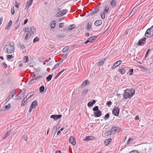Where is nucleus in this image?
Instances as JSON below:
<instances>
[{"label": "nucleus", "instance_id": "obj_1", "mask_svg": "<svg viewBox=\"0 0 153 153\" xmlns=\"http://www.w3.org/2000/svg\"><path fill=\"white\" fill-rule=\"evenodd\" d=\"M4 49L5 53H11L14 52L15 51L14 43L12 42H9L5 45Z\"/></svg>", "mask_w": 153, "mask_h": 153}, {"label": "nucleus", "instance_id": "obj_2", "mask_svg": "<svg viewBox=\"0 0 153 153\" xmlns=\"http://www.w3.org/2000/svg\"><path fill=\"white\" fill-rule=\"evenodd\" d=\"M135 91L131 89H127L124 90L123 97L125 99L131 98L134 94Z\"/></svg>", "mask_w": 153, "mask_h": 153}, {"label": "nucleus", "instance_id": "obj_3", "mask_svg": "<svg viewBox=\"0 0 153 153\" xmlns=\"http://www.w3.org/2000/svg\"><path fill=\"white\" fill-rule=\"evenodd\" d=\"M93 111L94 116L96 117H99L102 115V112L98 108V106H96L93 108Z\"/></svg>", "mask_w": 153, "mask_h": 153}, {"label": "nucleus", "instance_id": "obj_4", "mask_svg": "<svg viewBox=\"0 0 153 153\" xmlns=\"http://www.w3.org/2000/svg\"><path fill=\"white\" fill-rule=\"evenodd\" d=\"M16 94V90L14 89L10 92L8 98L7 99L6 102H8Z\"/></svg>", "mask_w": 153, "mask_h": 153}, {"label": "nucleus", "instance_id": "obj_5", "mask_svg": "<svg viewBox=\"0 0 153 153\" xmlns=\"http://www.w3.org/2000/svg\"><path fill=\"white\" fill-rule=\"evenodd\" d=\"M122 130L121 128H119L117 127H113L111 128V131L112 133L115 134L117 132H120Z\"/></svg>", "mask_w": 153, "mask_h": 153}, {"label": "nucleus", "instance_id": "obj_6", "mask_svg": "<svg viewBox=\"0 0 153 153\" xmlns=\"http://www.w3.org/2000/svg\"><path fill=\"white\" fill-rule=\"evenodd\" d=\"M68 10L66 9H64L62 10L57 13L56 15V17H59L61 16H62L68 12Z\"/></svg>", "mask_w": 153, "mask_h": 153}, {"label": "nucleus", "instance_id": "obj_7", "mask_svg": "<svg viewBox=\"0 0 153 153\" xmlns=\"http://www.w3.org/2000/svg\"><path fill=\"white\" fill-rule=\"evenodd\" d=\"M146 38L144 37L143 38L140 39L138 41L137 45L139 46H143L146 43Z\"/></svg>", "mask_w": 153, "mask_h": 153}, {"label": "nucleus", "instance_id": "obj_8", "mask_svg": "<svg viewBox=\"0 0 153 153\" xmlns=\"http://www.w3.org/2000/svg\"><path fill=\"white\" fill-rule=\"evenodd\" d=\"M119 109L117 107H115L112 110V112L115 116H117L119 115Z\"/></svg>", "mask_w": 153, "mask_h": 153}, {"label": "nucleus", "instance_id": "obj_9", "mask_svg": "<svg viewBox=\"0 0 153 153\" xmlns=\"http://www.w3.org/2000/svg\"><path fill=\"white\" fill-rule=\"evenodd\" d=\"M62 116V115L61 114L52 115H51L50 118L53 119L54 120H56L60 118Z\"/></svg>", "mask_w": 153, "mask_h": 153}, {"label": "nucleus", "instance_id": "obj_10", "mask_svg": "<svg viewBox=\"0 0 153 153\" xmlns=\"http://www.w3.org/2000/svg\"><path fill=\"white\" fill-rule=\"evenodd\" d=\"M100 9L97 8V7L95 8L93 11L91 10H90V15H94L99 12Z\"/></svg>", "mask_w": 153, "mask_h": 153}, {"label": "nucleus", "instance_id": "obj_11", "mask_svg": "<svg viewBox=\"0 0 153 153\" xmlns=\"http://www.w3.org/2000/svg\"><path fill=\"white\" fill-rule=\"evenodd\" d=\"M20 15H19L18 18L15 22V28L16 29H18L20 26V21L19 20V17H20Z\"/></svg>", "mask_w": 153, "mask_h": 153}, {"label": "nucleus", "instance_id": "obj_12", "mask_svg": "<svg viewBox=\"0 0 153 153\" xmlns=\"http://www.w3.org/2000/svg\"><path fill=\"white\" fill-rule=\"evenodd\" d=\"M69 141L74 146L76 145V141L74 139V137L73 136H71L70 137L69 139Z\"/></svg>", "mask_w": 153, "mask_h": 153}, {"label": "nucleus", "instance_id": "obj_13", "mask_svg": "<svg viewBox=\"0 0 153 153\" xmlns=\"http://www.w3.org/2000/svg\"><path fill=\"white\" fill-rule=\"evenodd\" d=\"M122 62L121 60H119L115 62L112 66V69H115L117 66L120 64L122 63Z\"/></svg>", "mask_w": 153, "mask_h": 153}, {"label": "nucleus", "instance_id": "obj_14", "mask_svg": "<svg viewBox=\"0 0 153 153\" xmlns=\"http://www.w3.org/2000/svg\"><path fill=\"white\" fill-rule=\"evenodd\" d=\"M112 139L111 138H109L105 140L104 141V144L105 146H107L109 143L111 141Z\"/></svg>", "mask_w": 153, "mask_h": 153}, {"label": "nucleus", "instance_id": "obj_15", "mask_svg": "<svg viewBox=\"0 0 153 153\" xmlns=\"http://www.w3.org/2000/svg\"><path fill=\"white\" fill-rule=\"evenodd\" d=\"M96 102L95 100H93L92 101H91L89 102L87 104V105L88 107L92 106Z\"/></svg>", "mask_w": 153, "mask_h": 153}, {"label": "nucleus", "instance_id": "obj_16", "mask_svg": "<svg viewBox=\"0 0 153 153\" xmlns=\"http://www.w3.org/2000/svg\"><path fill=\"white\" fill-rule=\"evenodd\" d=\"M102 23V22L101 20H98L94 22V25L96 26L100 25Z\"/></svg>", "mask_w": 153, "mask_h": 153}, {"label": "nucleus", "instance_id": "obj_17", "mask_svg": "<svg viewBox=\"0 0 153 153\" xmlns=\"http://www.w3.org/2000/svg\"><path fill=\"white\" fill-rule=\"evenodd\" d=\"M35 30V28L33 26H32L30 28V32L31 31V33H30V36H33L34 33V32Z\"/></svg>", "mask_w": 153, "mask_h": 153}, {"label": "nucleus", "instance_id": "obj_18", "mask_svg": "<svg viewBox=\"0 0 153 153\" xmlns=\"http://www.w3.org/2000/svg\"><path fill=\"white\" fill-rule=\"evenodd\" d=\"M27 97H26L25 98L23 99L21 103V105L22 106H24L25 105V104L27 102Z\"/></svg>", "mask_w": 153, "mask_h": 153}, {"label": "nucleus", "instance_id": "obj_19", "mask_svg": "<svg viewBox=\"0 0 153 153\" xmlns=\"http://www.w3.org/2000/svg\"><path fill=\"white\" fill-rule=\"evenodd\" d=\"M95 138V137L93 136H88L86 137L85 138L84 140H94Z\"/></svg>", "mask_w": 153, "mask_h": 153}, {"label": "nucleus", "instance_id": "obj_20", "mask_svg": "<svg viewBox=\"0 0 153 153\" xmlns=\"http://www.w3.org/2000/svg\"><path fill=\"white\" fill-rule=\"evenodd\" d=\"M150 30L149 29V28L146 31L145 34V36L147 37H150L152 36L151 34H150Z\"/></svg>", "mask_w": 153, "mask_h": 153}, {"label": "nucleus", "instance_id": "obj_21", "mask_svg": "<svg viewBox=\"0 0 153 153\" xmlns=\"http://www.w3.org/2000/svg\"><path fill=\"white\" fill-rule=\"evenodd\" d=\"M75 25L73 24L69 25L65 29H67L68 30H71L75 28Z\"/></svg>", "mask_w": 153, "mask_h": 153}, {"label": "nucleus", "instance_id": "obj_22", "mask_svg": "<svg viewBox=\"0 0 153 153\" xmlns=\"http://www.w3.org/2000/svg\"><path fill=\"white\" fill-rule=\"evenodd\" d=\"M97 36H93L92 37H90L89 38L88 40L89 41V42L90 43H91L95 39Z\"/></svg>", "mask_w": 153, "mask_h": 153}, {"label": "nucleus", "instance_id": "obj_23", "mask_svg": "<svg viewBox=\"0 0 153 153\" xmlns=\"http://www.w3.org/2000/svg\"><path fill=\"white\" fill-rule=\"evenodd\" d=\"M37 105L38 103L37 101L35 100L32 103L31 105V107L33 106V108H35L36 106H37Z\"/></svg>", "mask_w": 153, "mask_h": 153}, {"label": "nucleus", "instance_id": "obj_24", "mask_svg": "<svg viewBox=\"0 0 153 153\" xmlns=\"http://www.w3.org/2000/svg\"><path fill=\"white\" fill-rule=\"evenodd\" d=\"M23 94H19L17 96H16L15 98V100H18L22 99L23 97Z\"/></svg>", "mask_w": 153, "mask_h": 153}, {"label": "nucleus", "instance_id": "obj_25", "mask_svg": "<svg viewBox=\"0 0 153 153\" xmlns=\"http://www.w3.org/2000/svg\"><path fill=\"white\" fill-rule=\"evenodd\" d=\"M55 21H52L51 23L50 27L52 29L54 28L56 26Z\"/></svg>", "mask_w": 153, "mask_h": 153}, {"label": "nucleus", "instance_id": "obj_26", "mask_svg": "<svg viewBox=\"0 0 153 153\" xmlns=\"http://www.w3.org/2000/svg\"><path fill=\"white\" fill-rule=\"evenodd\" d=\"M11 131L10 130H9L7 131L6 132V134L4 135V137H3V139H5L6 138H7L9 134L11 132Z\"/></svg>", "mask_w": 153, "mask_h": 153}, {"label": "nucleus", "instance_id": "obj_27", "mask_svg": "<svg viewBox=\"0 0 153 153\" xmlns=\"http://www.w3.org/2000/svg\"><path fill=\"white\" fill-rule=\"evenodd\" d=\"M109 10V7L108 5H107L105 7V9H104L103 12H104L106 14L108 13Z\"/></svg>", "mask_w": 153, "mask_h": 153}, {"label": "nucleus", "instance_id": "obj_28", "mask_svg": "<svg viewBox=\"0 0 153 153\" xmlns=\"http://www.w3.org/2000/svg\"><path fill=\"white\" fill-rule=\"evenodd\" d=\"M34 94V92H31L28 94L26 95V97H28V98H27V99H28L29 97H31V96L33 95Z\"/></svg>", "mask_w": 153, "mask_h": 153}, {"label": "nucleus", "instance_id": "obj_29", "mask_svg": "<svg viewBox=\"0 0 153 153\" xmlns=\"http://www.w3.org/2000/svg\"><path fill=\"white\" fill-rule=\"evenodd\" d=\"M61 63V62H59L58 63H56L54 66L53 68L52 69V70H54L55 69H56L59 65Z\"/></svg>", "mask_w": 153, "mask_h": 153}, {"label": "nucleus", "instance_id": "obj_30", "mask_svg": "<svg viewBox=\"0 0 153 153\" xmlns=\"http://www.w3.org/2000/svg\"><path fill=\"white\" fill-rule=\"evenodd\" d=\"M111 4L113 7H114L116 6V3L115 0H112L111 2Z\"/></svg>", "mask_w": 153, "mask_h": 153}, {"label": "nucleus", "instance_id": "obj_31", "mask_svg": "<svg viewBox=\"0 0 153 153\" xmlns=\"http://www.w3.org/2000/svg\"><path fill=\"white\" fill-rule=\"evenodd\" d=\"M112 134V133L111 131H108L105 132V134L106 136H108L111 135Z\"/></svg>", "mask_w": 153, "mask_h": 153}, {"label": "nucleus", "instance_id": "obj_32", "mask_svg": "<svg viewBox=\"0 0 153 153\" xmlns=\"http://www.w3.org/2000/svg\"><path fill=\"white\" fill-rule=\"evenodd\" d=\"M91 22H88L87 25V27L86 28V29L88 31L90 30L91 29Z\"/></svg>", "mask_w": 153, "mask_h": 153}, {"label": "nucleus", "instance_id": "obj_33", "mask_svg": "<svg viewBox=\"0 0 153 153\" xmlns=\"http://www.w3.org/2000/svg\"><path fill=\"white\" fill-rule=\"evenodd\" d=\"M53 75H49L46 77V80L48 82L50 81L52 78Z\"/></svg>", "mask_w": 153, "mask_h": 153}, {"label": "nucleus", "instance_id": "obj_34", "mask_svg": "<svg viewBox=\"0 0 153 153\" xmlns=\"http://www.w3.org/2000/svg\"><path fill=\"white\" fill-rule=\"evenodd\" d=\"M45 90V87L44 85H42L39 88V90L41 93L43 92Z\"/></svg>", "mask_w": 153, "mask_h": 153}, {"label": "nucleus", "instance_id": "obj_35", "mask_svg": "<svg viewBox=\"0 0 153 153\" xmlns=\"http://www.w3.org/2000/svg\"><path fill=\"white\" fill-rule=\"evenodd\" d=\"M135 9L134 8H133L132 10L131 11V13H130V14L129 15V16H131L132 15H133L135 13Z\"/></svg>", "mask_w": 153, "mask_h": 153}, {"label": "nucleus", "instance_id": "obj_36", "mask_svg": "<svg viewBox=\"0 0 153 153\" xmlns=\"http://www.w3.org/2000/svg\"><path fill=\"white\" fill-rule=\"evenodd\" d=\"M24 61L25 62H27L28 61V57L27 56H25L24 57Z\"/></svg>", "mask_w": 153, "mask_h": 153}, {"label": "nucleus", "instance_id": "obj_37", "mask_svg": "<svg viewBox=\"0 0 153 153\" xmlns=\"http://www.w3.org/2000/svg\"><path fill=\"white\" fill-rule=\"evenodd\" d=\"M119 71L122 74H124L125 72V70L122 68L120 69L119 70Z\"/></svg>", "mask_w": 153, "mask_h": 153}, {"label": "nucleus", "instance_id": "obj_38", "mask_svg": "<svg viewBox=\"0 0 153 153\" xmlns=\"http://www.w3.org/2000/svg\"><path fill=\"white\" fill-rule=\"evenodd\" d=\"M35 79L34 78H33L31 79H30L29 82H28V84H31L32 83H33L34 82H35Z\"/></svg>", "mask_w": 153, "mask_h": 153}, {"label": "nucleus", "instance_id": "obj_39", "mask_svg": "<svg viewBox=\"0 0 153 153\" xmlns=\"http://www.w3.org/2000/svg\"><path fill=\"white\" fill-rule=\"evenodd\" d=\"M150 30V34H151V36H153V26H152L151 28H149Z\"/></svg>", "mask_w": 153, "mask_h": 153}, {"label": "nucleus", "instance_id": "obj_40", "mask_svg": "<svg viewBox=\"0 0 153 153\" xmlns=\"http://www.w3.org/2000/svg\"><path fill=\"white\" fill-rule=\"evenodd\" d=\"M88 81L87 80H86L85 81H84L82 83V87H83V86L85 87V85L87 84V83Z\"/></svg>", "mask_w": 153, "mask_h": 153}, {"label": "nucleus", "instance_id": "obj_41", "mask_svg": "<svg viewBox=\"0 0 153 153\" xmlns=\"http://www.w3.org/2000/svg\"><path fill=\"white\" fill-rule=\"evenodd\" d=\"M109 117V113H107L106 115H105V116L104 117V119L105 120H106L107 119H108Z\"/></svg>", "mask_w": 153, "mask_h": 153}, {"label": "nucleus", "instance_id": "obj_42", "mask_svg": "<svg viewBox=\"0 0 153 153\" xmlns=\"http://www.w3.org/2000/svg\"><path fill=\"white\" fill-rule=\"evenodd\" d=\"M105 59H102L101 60H100L99 62V65H102L103 63L104 62Z\"/></svg>", "mask_w": 153, "mask_h": 153}, {"label": "nucleus", "instance_id": "obj_43", "mask_svg": "<svg viewBox=\"0 0 153 153\" xmlns=\"http://www.w3.org/2000/svg\"><path fill=\"white\" fill-rule=\"evenodd\" d=\"M69 46H67L64 48L62 50V51L63 52H65L69 49Z\"/></svg>", "mask_w": 153, "mask_h": 153}, {"label": "nucleus", "instance_id": "obj_44", "mask_svg": "<svg viewBox=\"0 0 153 153\" xmlns=\"http://www.w3.org/2000/svg\"><path fill=\"white\" fill-rule=\"evenodd\" d=\"M56 37L57 38H63L64 37V36L61 33H58L56 35Z\"/></svg>", "mask_w": 153, "mask_h": 153}, {"label": "nucleus", "instance_id": "obj_45", "mask_svg": "<svg viewBox=\"0 0 153 153\" xmlns=\"http://www.w3.org/2000/svg\"><path fill=\"white\" fill-rule=\"evenodd\" d=\"M30 33H27L25 35V36L24 38V39L25 40H27L28 39V36Z\"/></svg>", "mask_w": 153, "mask_h": 153}, {"label": "nucleus", "instance_id": "obj_46", "mask_svg": "<svg viewBox=\"0 0 153 153\" xmlns=\"http://www.w3.org/2000/svg\"><path fill=\"white\" fill-rule=\"evenodd\" d=\"M39 38L37 36L33 40V42H38L39 40Z\"/></svg>", "mask_w": 153, "mask_h": 153}, {"label": "nucleus", "instance_id": "obj_47", "mask_svg": "<svg viewBox=\"0 0 153 153\" xmlns=\"http://www.w3.org/2000/svg\"><path fill=\"white\" fill-rule=\"evenodd\" d=\"M11 107V105L9 104L7 105H6L5 106V108L7 110L9 109V108Z\"/></svg>", "mask_w": 153, "mask_h": 153}, {"label": "nucleus", "instance_id": "obj_48", "mask_svg": "<svg viewBox=\"0 0 153 153\" xmlns=\"http://www.w3.org/2000/svg\"><path fill=\"white\" fill-rule=\"evenodd\" d=\"M105 13L103 12L101 13V17L102 19H103L105 18Z\"/></svg>", "mask_w": 153, "mask_h": 153}, {"label": "nucleus", "instance_id": "obj_49", "mask_svg": "<svg viewBox=\"0 0 153 153\" xmlns=\"http://www.w3.org/2000/svg\"><path fill=\"white\" fill-rule=\"evenodd\" d=\"M151 49H149L146 51L145 56V58H146L147 57L149 53V52L151 51Z\"/></svg>", "mask_w": 153, "mask_h": 153}, {"label": "nucleus", "instance_id": "obj_50", "mask_svg": "<svg viewBox=\"0 0 153 153\" xmlns=\"http://www.w3.org/2000/svg\"><path fill=\"white\" fill-rule=\"evenodd\" d=\"M13 56L12 55H7V58L8 59H11L13 58Z\"/></svg>", "mask_w": 153, "mask_h": 153}, {"label": "nucleus", "instance_id": "obj_51", "mask_svg": "<svg viewBox=\"0 0 153 153\" xmlns=\"http://www.w3.org/2000/svg\"><path fill=\"white\" fill-rule=\"evenodd\" d=\"M11 13L12 15H13L15 13L14 7H12L11 9Z\"/></svg>", "mask_w": 153, "mask_h": 153}, {"label": "nucleus", "instance_id": "obj_52", "mask_svg": "<svg viewBox=\"0 0 153 153\" xmlns=\"http://www.w3.org/2000/svg\"><path fill=\"white\" fill-rule=\"evenodd\" d=\"M88 89H86L84 91L82 92V94L83 95H84L86 94L88 91Z\"/></svg>", "mask_w": 153, "mask_h": 153}, {"label": "nucleus", "instance_id": "obj_53", "mask_svg": "<svg viewBox=\"0 0 153 153\" xmlns=\"http://www.w3.org/2000/svg\"><path fill=\"white\" fill-rule=\"evenodd\" d=\"M15 7L16 8H18L19 7V4H18L17 3V1H15Z\"/></svg>", "mask_w": 153, "mask_h": 153}, {"label": "nucleus", "instance_id": "obj_54", "mask_svg": "<svg viewBox=\"0 0 153 153\" xmlns=\"http://www.w3.org/2000/svg\"><path fill=\"white\" fill-rule=\"evenodd\" d=\"M66 69V68L63 69L62 70L60 71L59 73H58L57 74V75L59 76L63 72L65 71Z\"/></svg>", "mask_w": 153, "mask_h": 153}, {"label": "nucleus", "instance_id": "obj_55", "mask_svg": "<svg viewBox=\"0 0 153 153\" xmlns=\"http://www.w3.org/2000/svg\"><path fill=\"white\" fill-rule=\"evenodd\" d=\"M134 70L133 69H131L129 70V75H132L133 73Z\"/></svg>", "mask_w": 153, "mask_h": 153}, {"label": "nucleus", "instance_id": "obj_56", "mask_svg": "<svg viewBox=\"0 0 153 153\" xmlns=\"http://www.w3.org/2000/svg\"><path fill=\"white\" fill-rule=\"evenodd\" d=\"M112 104V102L111 101L108 102L106 103V105L108 107H109Z\"/></svg>", "mask_w": 153, "mask_h": 153}, {"label": "nucleus", "instance_id": "obj_57", "mask_svg": "<svg viewBox=\"0 0 153 153\" xmlns=\"http://www.w3.org/2000/svg\"><path fill=\"white\" fill-rule=\"evenodd\" d=\"M130 153H142L141 151H140V153H139L138 151L136 150H133Z\"/></svg>", "mask_w": 153, "mask_h": 153}, {"label": "nucleus", "instance_id": "obj_58", "mask_svg": "<svg viewBox=\"0 0 153 153\" xmlns=\"http://www.w3.org/2000/svg\"><path fill=\"white\" fill-rule=\"evenodd\" d=\"M42 77V76H37L36 77H35V78H34L35 80H37V79H38L39 78H41Z\"/></svg>", "mask_w": 153, "mask_h": 153}, {"label": "nucleus", "instance_id": "obj_59", "mask_svg": "<svg viewBox=\"0 0 153 153\" xmlns=\"http://www.w3.org/2000/svg\"><path fill=\"white\" fill-rule=\"evenodd\" d=\"M33 0H29L26 3H28L29 5H31L33 2Z\"/></svg>", "mask_w": 153, "mask_h": 153}, {"label": "nucleus", "instance_id": "obj_60", "mask_svg": "<svg viewBox=\"0 0 153 153\" xmlns=\"http://www.w3.org/2000/svg\"><path fill=\"white\" fill-rule=\"evenodd\" d=\"M2 66L5 68H6L7 67V65L4 62L2 63Z\"/></svg>", "mask_w": 153, "mask_h": 153}, {"label": "nucleus", "instance_id": "obj_61", "mask_svg": "<svg viewBox=\"0 0 153 153\" xmlns=\"http://www.w3.org/2000/svg\"><path fill=\"white\" fill-rule=\"evenodd\" d=\"M64 25V23L63 22L59 24V27L60 28L62 27H63V25Z\"/></svg>", "mask_w": 153, "mask_h": 153}, {"label": "nucleus", "instance_id": "obj_62", "mask_svg": "<svg viewBox=\"0 0 153 153\" xmlns=\"http://www.w3.org/2000/svg\"><path fill=\"white\" fill-rule=\"evenodd\" d=\"M12 22L11 20H10L8 24L7 25H8V26H10L12 24Z\"/></svg>", "mask_w": 153, "mask_h": 153}, {"label": "nucleus", "instance_id": "obj_63", "mask_svg": "<svg viewBox=\"0 0 153 153\" xmlns=\"http://www.w3.org/2000/svg\"><path fill=\"white\" fill-rule=\"evenodd\" d=\"M33 106L31 107V106L30 105L29 110V112H30L31 111L32 108H33Z\"/></svg>", "mask_w": 153, "mask_h": 153}, {"label": "nucleus", "instance_id": "obj_64", "mask_svg": "<svg viewBox=\"0 0 153 153\" xmlns=\"http://www.w3.org/2000/svg\"><path fill=\"white\" fill-rule=\"evenodd\" d=\"M30 28L29 27H27V31L26 32L27 33H30Z\"/></svg>", "mask_w": 153, "mask_h": 153}]
</instances>
